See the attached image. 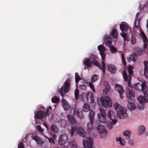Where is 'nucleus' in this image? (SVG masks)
<instances>
[{
  "mask_svg": "<svg viewBox=\"0 0 148 148\" xmlns=\"http://www.w3.org/2000/svg\"><path fill=\"white\" fill-rule=\"evenodd\" d=\"M123 75L125 82L127 81L128 86L126 87V94L128 98L132 100L135 96L134 91L133 90L130 84L131 75H129V79L128 78L127 74L125 71H123Z\"/></svg>",
  "mask_w": 148,
  "mask_h": 148,
  "instance_id": "obj_1",
  "label": "nucleus"
},
{
  "mask_svg": "<svg viewBox=\"0 0 148 148\" xmlns=\"http://www.w3.org/2000/svg\"><path fill=\"white\" fill-rule=\"evenodd\" d=\"M49 108H47L45 110V108L44 107H41L40 110L35 113L34 118L41 120L43 118H45L47 115L49 116Z\"/></svg>",
  "mask_w": 148,
  "mask_h": 148,
  "instance_id": "obj_2",
  "label": "nucleus"
},
{
  "mask_svg": "<svg viewBox=\"0 0 148 148\" xmlns=\"http://www.w3.org/2000/svg\"><path fill=\"white\" fill-rule=\"evenodd\" d=\"M114 107L117 112V116L122 119L125 118L127 116V114L125 109L117 103L114 105Z\"/></svg>",
  "mask_w": 148,
  "mask_h": 148,
  "instance_id": "obj_3",
  "label": "nucleus"
},
{
  "mask_svg": "<svg viewBox=\"0 0 148 148\" xmlns=\"http://www.w3.org/2000/svg\"><path fill=\"white\" fill-rule=\"evenodd\" d=\"M71 80L69 78L66 80L63 84V86L58 90V92L62 97H64L66 93L68 92L70 90Z\"/></svg>",
  "mask_w": 148,
  "mask_h": 148,
  "instance_id": "obj_4",
  "label": "nucleus"
},
{
  "mask_svg": "<svg viewBox=\"0 0 148 148\" xmlns=\"http://www.w3.org/2000/svg\"><path fill=\"white\" fill-rule=\"evenodd\" d=\"M144 94V97L142 96H140L138 98V100L140 104H141V106H138V108L140 110H143L144 108V103L148 102V95L147 93V92H143Z\"/></svg>",
  "mask_w": 148,
  "mask_h": 148,
  "instance_id": "obj_5",
  "label": "nucleus"
},
{
  "mask_svg": "<svg viewBox=\"0 0 148 148\" xmlns=\"http://www.w3.org/2000/svg\"><path fill=\"white\" fill-rule=\"evenodd\" d=\"M104 41L106 44L110 48L112 53H116L117 51L116 48L113 46H111L112 41V38L109 36L106 35L104 38Z\"/></svg>",
  "mask_w": 148,
  "mask_h": 148,
  "instance_id": "obj_6",
  "label": "nucleus"
},
{
  "mask_svg": "<svg viewBox=\"0 0 148 148\" xmlns=\"http://www.w3.org/2000/svg\"><path fill=\"white\" fill-rule=\"evenodd\" d=\"M134 88L138 90L142 91L143 92H145L147 91V88L146 86V83L145 82H142L141 84L138 83L134 84Z\"/></svg>",
  "mask_w": 148,
  "mask_h": 148,
  "instance_id": "obj_7",
  "label": "nucleus"
},
{
  "mask_svg": "<svg viewBox=\"0 0 148 148\" xmlns=\"http://www.w3.org/2000/svg\"><path fill=\"white\" fill-rule=\"evenodd\" d=\"M75 131H77V134L82 137H85L86 136V133L84 129L81 127L77 128L74 127L72 128L71 130L70 131L71 136L73 135Z\"/></svg>",
  "mask_w": 148,
  "mask_h": 148,
  "instance_id": "obj_8",
  "label": "nucleus"
},
{
  "mask_svg": "<svg viewBox=\"0 0 148 148\" xmlns=\"http://www.w3.org/2000/svg\"><path fill=\"white\" fill-rule=\"evenodd\" d=\"M98 132L100 134V138H105L108 135L107 130L102 125H99L97 127Z\"/></svg>",
  "mask_w": 148,
  "mask_h": 148,
  "instance_id": "obj_9",
  "label": "nucleus"
},
{
  "mask_svg": "<svg viewBox=\"0 0 148 148\" xmlns=\"http://www.w3.org/2000/svg\"><path fill=\"white\" fill-rule=\"evenodd\" d=\"M101 114L99 113L98 114V118L100 122L104 123L106 122V116L105 110L103 108H99Z\"/></svg>",
  "mask_w": 148,
  "mask_h": 148,
  "instance_id": "obj_10",
  "label": "nucleus"
},
{
  "mask_svg": "<svg viewBox=\"0 0 148 148\" xmlns=\"http://www.w3.org/2000/svg\"><path fill=\"white\" fill-rule=\"evenodd\" d=\"M110 100L108 97L106 96L105 98L101 97V102L103 106L105 107H110L111 104L110 102Z\"/></svg>",
  "mask_w": 148,
  "mask_h": 148,
  "instance_id": "obj_11",
  "label": "nucleus"
},
{
  "mask_svg": "<svg viewBox=\"0 0 148 148\" xmlns=\"http://www.w3.org/2000/svg\"><path fill=\"white\" fill-rule=\"evenodd\" d=\"M95 113L94 111L90 110L89 113V118L90 121V122L88 123L87 126L88 128L91 130L93 128V124L94 123V117Z\"/></svg>",
  "mask_w": 148,
  "mask_h": 148,
  "instance_id": "obj_12",
  "label": "nucleus"
},
{
  "mask_svg": "<svg viewBox=\"0 0 148 148\" xmlns=\"http://www.w3.org/2000/svg\"><path fill=\"white\" fill-rule=\"evenodd\" d=\"M92 64L95 66H97L100 70H101L103 72V74H105V72L106 66L105 63L104 61L101 62L102 67L100 64L96 60H92Z\"/></svg>",
  "mask_w": 148,
  "mask_h": 148,
  "instance_id": "obj_13",
  "label": "nucleus"
},
{
  "mask_svg": "<svg viewBox=\"0 0 148 148\" xmlns=\"http://www.w3.org/2000/svg\"><path fill=\"white\" fill-rule=\"evenodd\" d=\"M83 144L85 148H92L93 144V139L92 138L88 137L87 138L86 140V145H85V141L82 140Z\"/></svg>",
  "mask_w": 148,
  "mask_h": 148,
  "instance_id": "obj_14",
  "label": "nucleus"
},
{
  "mask_svg": "<svg viewBox=\"0 0 148 148\" xmlns=\"http://www.w3.org/2000/svg\"><path fill=\"white\" fill-rule=\"evenodd\" d=\"M68 141V137L66 134L61 135L59 138L58 143L59 145H64Z\"/></svg>",
  "mask_w": 148,
  "mask_h": 148,
  "instance_id": "obj_15",
  "label": "nucleus"
},
{
  "mask_svg": "<svg viewBox=\"0 0 148 148\" xmlns=\"http://www.w3.org/2000/svg\"><path fill=\"white\" fill-rule=\"evenodd\" d=\"M116 115V113L112 111H110L108 113V117L112 121L113 124H115L117 121L115 119Z\"/></svg>",
  "mask_w": 148,
  "mask_h": 148,
  "instance_id": "obj_16",
  "label": "nucleus"
},
{
  "mask_svg": "<svg viewBox=\"0 0 148 148\" xmlns=\"http://www.w3.org/2000/svg\"><path fill=\"white\" fill-rule=\"evenodd\" d=\"M98 49L99 51L102 60H104L105 57V54L104 53L106 50L105 47L102 45H101L98 46Z\"/></svg>",
  "mask_w": 148,
  "mask_h": 148,
  "instance_id": "obj_17",
  "label": "nucleus"
},
{
  "mask_svg": "<svg viewBox=\"0 0 148 148\" xmlns=\"http://www.w3.org/2000/svg\"><path fill=\"white\" fill-rule=\"evenodd\" d=\"M115 89L119 93L121 99L123 98V93L124 90L123 88L121 85L116 84L115 87Z\"/></svg>",
  "mask_w": 148,
  "mask_h": 148,
  "instance_id": "obj_18",
  "label": "nucleus"
},
{
  "mask_svg": "<svg viewBox=\"0 0 148 148\" xmlns=\"http://www.w3.org/2000/svg\"><path fill=\"white\" fill-rule=\"evenodd\" d=\"M86 98L88 102L93 103L94 102L93 94L92 92H88L86 95Z\"/></svg>",
  "mask_w": 148,
  "mask_h": 148,
  "instance_id": "obj_19",
  "label": "nucleus"
},
{
  "mask_svg": "<svg viewBox=\"0 0 148 148\" xmlns=\"http://www.w3.org/2000/svg\"><path fill=\"white\" fill-rule=\"evenodd\" d=\"M120 27L121 30L122 32L124 31H126L129 29V26L125 22H123L120 24Z\"/></svg>",
  "mask_w": 148,
  "mask_h": 148,
  "instance_id": "obj_20",
  "label": "nucleus"
},
{
  "mask_svg": "<svg viewBox=\"0 0 148 148\" xmlns=\"http://www.w3.org/2000/svg\"><path fill=\"white\" fill-rule=\"evenodd\" d=\"M107 68L108 70L111 73H115L116 72V69L115 66L113 64L108 65Z\"/></svg>",
  "mask_w": 148,
  "mask_h": 148,
  "instance_id": "obj_21",
  "label": "nucleus"
},
{
  "mask_svg": "<svg viewBox=\"0 0 148 148\" xmlns=\"http://www.w3.org/2000/svg\"><path fill=\"white\" fill-rule=\"evenodd\" d=\"M144 63L145 66L144 75L146 77L148 78V62L145 61Z\"/></svg>",
  "mask_w": 148,
  "mask_h": 148,
  "instance_id": "obj_22",
  "label": "nucleus"
},
{
  "mask_svg": "<svg viewBox=\"0 0 148 148\" xmlns=\"http://www.w3.org/2000/svg\"><path fill=\"white\" fill-rule=\"evenodd\" d=\"M134 53L137 56L141 55L143 53L142 49L138 47H136L134 49Z\"/></svg>",
  "mask_w": 148,
  "mask_h": 148,
  "instance_id": "obj_23",
  "label": "nucleus"
},
{
  "mask_svg": "<svg viewBox=\"0 0 148 148\" xmlns=\"http://www.w3.org/2000/svg\"><path fill=\"white\" fill-rule=\"evenodd\" d=\"M77 117L80 119H82L84 118V115L83 114L82 110L79 108L78 109L76 112Z\"/></svg>",
  "mask_w": 148,
  "mask_h": 148,
  "instance_id": "obj_24",
  "label": "nucleus"
},
{
  "mask_svg": "<svg viewBox=\"0 0 148 148\" xmlns=\"http://www.w3.org/2000/svg\"><path fill=\"white\" fill-rule=\"evenodd\" d=\"M92 62L90 59H86L84 61V64L87 67H90L92 64Z\"/></svg>",
  "mask_w": 148,
  "mask_h": 148,
  "instance_id": "obj_25",
  "label": "nucleus"
},
{
  "mask_svg": "<svg viewBox=\"0 0 148 148\" xmlns=\"http://www.w3.org/2000/svg\"><path fill=\"white\" fill-rule=\"evenodd\" d=\"M138 134L140 135L144 133L145 130V128L143 125H140L138 127Z\"/></svg>",
  "mask_w": 148,
  "mask_h": 148,
  "instance_id": "obj_26",
  "label": "nucleus"
},
{
  "mask_svg": "<svg viewBox=\"0 0 148 148\" xmlns=\"http://www.w3.org/2000/svg\"><path fill=\"white\" fill-rule=\"evenodd\" d=\"M67 118L69 122L72 124H74L75 123L76 120L73 116L68 115H67Z\"/></svg>",
  "mask_w": 148,
  "mask_h": 148,
  "instance_id": "obj_27",
  "label": "nucleus"
},
{
  "mask_svg": "<svg viewBox=\"0 0 148 148\" xmlns=\"http://www.w3.org/2000/svg\"><path fill=\"white\" fill-rule=\"evenodd\" d=\"M128 103L127 104V107L130 110H134L136 108L135 104L134 103L130 102L129 101H128Z\"/></svg>",
  "mask_w": 148,
  "mask_h": 148,
  "instance_id": "obj_28",
  "label": "nucleus"
},
{
  "mask_svg": "<svg viewBox=\"0 0 148 148\" xmlns=\"http://www.w3.org/2000/svg\"><path fill=\"white\" fill-rule=\"evenodd\" d=\"M32 138L33 140H35L38 144L42 145L44 143L43 142L38 136H33Z\"/></svg>",
  "mask_w": 148,
  "mask_h": 148,
  "instance_id": "obj_29",
  "label": "nucleus"
},
{
  "mask_svg": "<svg viewBox=\"0 0 148 148\" xmlns=\"http://www.w3.org/2000/svg\"><path fill=\"white\" fill-rule=\"evenodd\" d=\"M142 36L144 42V49H145L147 47V42H148V40L146 35L144 33L142 34Z\"/></svg>",
  "mask_w": 148,
  "mask_h": 148,
  "instance_id": "obj_30",
  "label": "nucleus"
},
{
  "mask_svg": "<svg viewBox=\"0 0 148 148\" xmlns=\"http://www.w3.org/2000/svg\"><path fill=\"white\" fill-rule=\"evenodd\" d=\"M131 132L129 130H125L123 132V135L126 137V139L128 140L130 138Z\"/></svg>",
  "mask_w": 148,
  "mask_h": 148,
  "instance_id": "obj_31",
  "label": "nucleus"
},
{
  "mask_svg": "<svg viewBox=\"0 0 148 148\" xmlns=\"http://www.w3.org/2000/svg\"><path fill=\"white\" fill-rule=\"evenodd\" d=\"M83 110L85 112H88L90 110V106L87 103L84 104L83 106Z\"/></svg>",
  "mask_w": 148,
  "mask_h": 148,
  "instance_id": "obj_32",
  "label": "nucleus"
},
{
  "mask_svg": "<svg viewBox=\"0 0 148 148\" xmlns=\"http://www.w3.org/2000/svg\"><path fill=\"white\" fill-rule=\"evenodd\" d=\"M111 34L113 38H117L118 36L117 31L116 29H114L112 31Z\"/></svg>",
  "mask_w": 148,
  "mask_h": 148,
  "instance_id": "obj_33",
  "label": "nucleus"
},
{
  "mask_svg": "<svg viewBox=\"0 0 148 148\" xmlns=\"http://www.w3.org/2000/svg\"><path fill=\"white\" fill-rule=\"evenodd\" d=\"M69 145L71 148H77V145L76 143L74 141H70Z\"/></svg>",
  "mask_w": 148,
  "mask_h": 148,
  "instance_id": "obj_34",
  "label": "nucleus"
},
{
  "mask_svg": "<svg viewBox=\"0 0 148 148\" xmlns=\"http://www.w3.org/2000/svg\"><path fill=\"white\" fill-rule=\"evenodd\" d=\"M116 140L117 141H119L121 145L124 146L125 145V141L124 140H122L121 137H116Z\"/></svg>",
  "mask_w": 148,
  "mask_h": 148,
  "instance_id": "obj_35",
  "label": "nucleus"
},
{
  "mask_svg": "<svg viewBox=\"0 0 148 148\" xmlns=\"http://www.w3.org/2000/svg\"><path fill=\"white\" fill-rule=\"evenodd\" d=\"M99 78V77L98 75L96 74H94L92 76L91 78V82L93 83L96 81Z\"/></svg>",
  "mask_w": 148,
  "mask_h": 148,
  "instance_id": "obj_36",
  "label": "nucleus"
},
{
  "mask_svg": "<svg viewBox=\"0 0 148 148\" xmlns=\"http://www.w3.org/2000/svg\"><path fill=\"white\" fill-rule=\"evenodd\" d=\"M136 56H137L135 53L131 55L130 57H129V59H128V61L129 60V59L130 61L131 60L135 62L136 60Z\"/></svg>",
  "mask_w": 148,
  "mask_h": 148,
  "instance_id": "obj_37",
  "label": "nucleus"
},
{
  "mask_svg": "<svg viewBox=\"0 0 148 148\" xmlns=\"http://www.w3.org/2000/svg\"><path fill=\"white\" fill-rule=\"evenodd\" d=\"M59 122L60 123V125L61 127H64L66 124V121L65 120L61 119L60 120Z\"/></svg>",
  "mask_w": 148,
  "mask_h": 148,
  "instance_id": "obj_38",
  "label": "nucleus"
},
{
  "mask_svg": "<svg viewBox=\"0 0 148 148\" xmlns=\"http://www.w3.org/2000/svg\"><path fill=\"white\" fill-rule=\"evenodd\" d=\"M51 131L55 133L58 132V130L57 127L55 125H52L51 126Z\"/></svg>",
  "mask_w": 148,
  "mask_h": 148,
  "instance_id": "obj_39",
  "label": "nucleus"
},
{
  "mask_svg": "<svg viewBox=\"0 0 148 148\" xmlns=\"http://www.w3.org/2000/svg\"><path fill=\"white\" fill-rule=\"evenodd\" d=\"M136 39L134 35L132 34L131 36V42L132 45H134L136 43Z\"/></svg>",
  "mask_w": 148,
  "mask_h": 148,
  "instance_id": "obj_40",
  "label": "nucleus"
},
{
  "mask_svg": "<svg viewBox=\"0 0 148 148\" xmlns=\"http://www.w3.org/2000/svg\"><path fill=\"white\" fill-rule=\"evenodd\" d=\"M81 79V77L79 76V74L77 73H75V82L77 84H78L79 81Z\"/></svg>",
  "mask_w": 148,
  "mask_h": 148,
  "instance_id": "obj_41",
  "label": "nucleus"
},
{
  "mask_svg": "<svg viewBox=\"0 0 148 148\" xmlns=\"http://www.w3.org/2000/svg\"><path fill=\"white\" fill-rule=\"evenodd\" d=\"M138 18H136V19L135 20V22L134 23V24L135 25V27L138 28V29H139L140 27V19L139 18L138 20V23L137 24V25H136V23L137 20Z\"/></svg>",
  "mask_w": 148,
  "mask_h": 148,
  "instance_id": "obj_42",
  "label": "nucleus"
},
{
  "mask_svg": "<svg viewBox=\"0 0 148 148\" xmlns=\"http://www.w3.org/2000/svg\"><path fill=\"white\" fill-rule=\"evenodd\" d=\"M52 102L53 103H57L59 102L60 99L56 96H54L51 99Z\"/></svg>",
  "mask_w": 148,
  "mask_h": 148,
  "instance_id": "obj_43",
  "label": "nucleus"
},
{
  "mask_svg": "<svg viewBox=\"0 0 148 148\" xmlns=\"http://www.w3.org/2000/svg\"><path fill=\"white\" fill-rule=\"evenodd\" d=\"M148 7V3H146L143 5L140 4L139 6V9L140 10H143L144 8H147Z\"/></svg>",
  "mask_w": 148,
  "mask_h": 148,
  "instance_id": "obj_44",
  "label": "nucleus"
},
{
  "mask_svg": "<svg viewBox=\"0 0 148 148\" xmlns=\"http://www.w3.org/2000/svg\"><path fill=\"white\" fill-rule=\"evenodd\" d=\"M132 69L133 68L131 66H129L128 68V71L130 74L129 75H131V77L133 73V71L132 70Z\"/></svg>",
  "mask_w": 148,
  "mask_h": 148,
  "instance_id": "obj_45",
  "label": "nucleus"
},
{
  "mask_svg": "<svg viewBox=\"0 0 148 148\" xmlns=\"http://www.w3.org/2000/svg\"><path fill=\"white\" fill-rule=\"evenodd\" d=\"M79 94V91L78 89H76L75 91V99H77L78 97Z\"/></svg>",
  "mask_w": 148,
  "mask_h": 148,
  "instance_id": "obj_46",
  "label": "nucleus"
},
{
  "mask_svg": "<svg viewBox=\"0 0 148 148\" xmlns=\"http://www.w3.org/2000/svg\"><path fill=\"white\" fill-rule=\"evenodd\" d=\"M89 58L92 59L93 60H96L97 59V56L94 55L92 53H91L90 56Z\"/></svg>",
  "mask_w": 148,
  "mask_h": 148,
  "instance_id": "obj_47",
  "label": "nucleus"
},
{
  "mask_svg": "<svg viewBox=\"0 0 148 148\" xmlns=\"http://www.w3.org/2000/svg\"><path fill=\"white\" fill-rule=\"evenodd\" d=\"M63 107L65 110H68L70 108V106L68 103L63 106Z\"/></svg>",
  "mask_w": 148,
  "mask_h": 148,
  "instance_id": "obj_48",
  "label": "nucleus"
},
{
  "mask_svg": "<svg viewBox=\"0 0 148 148\" xmlns=\"http://www.w3.org/2000/svg\"><path fill=\"white\" fill-rule=\"evenodd\" d=\"M18 148H25L23 143L22 142H20L18 144Z\"/></svg>",
  "mask_w": 148,
  "mask_h": 148,
  "instance_id": "obj_49",
  "label": "nucleus"
},
{
  "mask_svg": "<svg viewBox=\"0 0 148 148\" xmlns=\"http://www.w3.org/2000/svg\"><path fill=\"white\" fill-rule=\"evenodd\" d=\"M47 138L48 139L49 143H52L53 144L55 143V142L53 138H49L48 137H47Z\"/></svg>",
  "mask_w": 148,
  "mask_h": 148,
  "instance_id": "obj_50",
  "label": "nucleus"
},
{
  "mask_svg": "<svg viewBox=\"0 0 148 148\" xmlns=\"http://www.w3.org/2000/svg\"><path fill=\"white\" fill-rule=\"evenodd\" d=\"M37 130L40 132H43V130L42 128L41 127L40 125L36 126Z\"/></svg>",
  "mask_w": 148,
  "mask_h": 148,
  "instance_id": "obj_51",
  "label": "nucleus"
},
{
  "mask_svg": "<svg viewBox=\"0 0 148 148\" xmlns=\"http://www.w3.org/2000/svg\"><path fill=\"white\" fill-rule=\"evenodd\" d=\"M112 124H113L112 123V121L111 123H110V124H108L107 125V128L109 130L112 129Z\"/></svg>",
  "mask_w": 148,
  "mask_h": 148,
  "instance_id": "obj_52",
  "label": "nucleus"
},
{
  "mask_svg": "<svg viewBox=\"0 0 148 148\" xmlns=\"http://www.w3.org/2000/svg\"><path fill=\"white\" fill-rule=\"evenodd\" d=\"M79 87L81 89L85 90L86 89V86L84 85H80Z\"/></svg>",
  "mask_w": 148,
  "mask_h": 148,
  "instance_id": "obj_53",
  "label": "nucleus"
},
{
  "mask_svg": "<svg viewBox=\"0 0 148 148\" xmlns=\"http://www.w3.org/2000/svg\"><path fill=\"white\" fill-rule=\"evenodd\" d=\"M106 90L108 91H109L110 90V86L108 84L106 86Z\"/></svg>",
  "mask_w": 148,
  "mask_h": 148,
  "instance_id": "obj_54",
  "label": "nucleus"
},
{
  "mask_svg": "<svg viewBox=\"0 0 148 148\" xmlns=\"http://www.w3.org/2000/svg\"><path fill=\"white\" fill-rule=\"evenodd\" d=\"M63 106L68 103L67 101L64 99H63L62 100Z\"/></svg>",
  "mask_w": 148,
  "mask_h": 148,
  "instance_id": "obj_55",
  "label": "nucleus"
},
{
  "mask_svg": "<svg viewBox=\"0 0 148 148\" xmlns=\"http://www.w3.org/2000/svg\"><path fill=\"white\" fill-rule=\"evenodd\" d=\"M121 35L123 38H125L127 36L126 34L125 33L123 32L121 34Z\"/></svg>",
  "mask_w": 148,
  "mask_h": 148,
  "instance_id": "obj_56",
  "label": "nucleus"
},
{
  "mask_svg": "<svg viewBox=\"0 0 148 148\" xmlns=\"http://www.w3.org/2000/svg\"><path fill=\"white\" fill-rule=\"evenodd\" d=\"M129 143L130 145H132L133 144V142L132 140H129Z\"/></svg>",
  "mask_w": 148,
  "mask_h": 148,
  "instance_id": "obj_57",
  "label": "nucleus"
},
{
  "mask_svg": "<svg viewBox=\"0 0 148 148\" xmlns=\"http://www.w3.org/2000/svg\"><path fill=\"white\" fill-rule=\"evenodd\" d=\"M89 86L92 89L94 87V85L91 83H90L89 84Z\"/></svg>",
  "mask_w": 148,
  "mask_h": 148,
  "instance_id": "obj_58",
  "label": "nucleus"
},
{
  "mask_svg": "<svg viewBox=\"0 0 148 148\" xmlns=\"http://www.w3.org/2000/svg\"><path fill=\"white\" fill-rule=\"evenodd\" d=\"M123 39H124V41H130L128 37L127 36L126 37H125V38H123Z\"/></svg>",
  "mask_w": 148,
  "mask_h": 148,
  "instance_id": "obj_59",
  "label": "nucleus"
},
{
  "mask_svg": "<svg viewBox=\"0 0 148 148\" xmlns=\"http://www.w3.org/2000/svg\"><path fill=\"white\" fill-rule=\"evenodd\" d=\"M122 61L123 64L124 65H126V62L125 61V59H122Z\"/></svg>",
  "mask_w": 148,
  "mask_h": 148,
  "instance_id": "obj_60",
  "label": "nucleus"
},
{
  "mask_svg": "<svg viewBox=\"0 0 148 148\" xmlns=\"http://www.w3.org/2000/svg\"><path fill=\"white\" fill-rule=\"evenodd\" d=\"M121 57L122 58V60L123 59H125L124 55L123 54H121Z\"/></svg>",
  "mask_w": 148,
  "mask_h": 148,
  "instance_id": "obj_61",
  "label": "nucleus"
},
{
  "mask_svg": "<svg viewBox=\"0 0 148 148\" xmlns=\"http://www.w3.org/2000/svg\"><path fill=\"white\" fill-rule=\"evenodd\" d=\"M140 14V13L138 12L136 14V18H137L138 16Z\"/></svg>",
  "mask_w": 148,
  "mask_h": 148,
  "instance_id": "obj_62",
  "label": "nucleus"
},
{
  "mask_svg": "<svg viewBox=\"0 0 148 148\" xmlns=\"http://www.w3.org/2000/svg\"><path fill=\"white\" fill-rule=\"evenodd\" d=\"M145 135L146 136H148V132H147L145 133Z\"/></svg>",
  "mask_w": 148,
  "mask_h": 148,
  "instance_id": "obj_63",
  "label": "nucleus"
},
{
  "mask_svg": "<svg viewBox=\"0 0 148 148\" xmlns=\"http://www.w3.org/2000/svg\"><path fill=\"white\" fill-rule=\"evenodd\" d=\"M92 91L94 92H95V90L94 88V87L93 88H92Z\"/></svg>",
  "mask_w": 148,
  "mask_h": 148,
  "instance_id": "obj_64",
  "label": "nucleus"
}]
</instances>
